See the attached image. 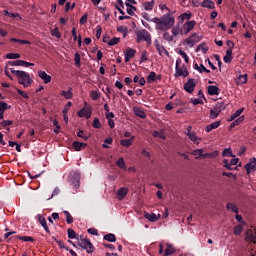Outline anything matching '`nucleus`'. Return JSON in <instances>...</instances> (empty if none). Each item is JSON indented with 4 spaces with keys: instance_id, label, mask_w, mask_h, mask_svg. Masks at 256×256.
<instances>
[{
    "instance_id": "8",
    "label": "nucleus",
    "mask_w": 256,
    "mask_h": 256,
    "mask_svg": "<svg viewBox=\"0 0 256 256\" xmlns=\"http://www.w3.org/2000/svg\"><path fill=\"white\" fill-rule=\"evenodd\" d=\"M79 247L82 249H85L87 253H94L95 252V246H93V243L89 239H82L79 244Z\"/></svg>"
},
{
    "instance_id": "40",
    "label": "nucleus",
    "mask_w": 256,
    "mask_h": 256,
    "mask_svg": "<svg viewBox=\"0 0 256 256\" xmlns=\"http://www.w3.org/2000/svg\"><path fill=\"white\" fill-rule=\"evenodd\" d=\"M16 239H19L20 241L30 242L33 243L35 239L31 236H16Z\"/></svg>"
},
{
    "instance_id": "7",
    "label": "nucleus",
    "mask_w": 256,
    "mask_h": 256,
    "mask_svg": "<svg viewBox=\"0 0 256 256\" xmlns=\"http://www.w3.org/2000/svg\"><path fill=\"white\" fill-rule=\"evenodd\" d=\"M195 25H197L195 20L185 22L182 28H180V35H188L191 33V31H193Z\"/></svg>"
},
{
    "instance_id": "58",
    "label": "nucleus",
    "mask_w": 256,
    "mask_h": 256,
    "mask_svg": "<svg viewBox=\"0 0 256 256\" xmlns=\"http://www.w3.org/2000/svg\"><path fill=\"white\" fill-rule=\"evenodd\" d=\"M238 81L239 83H242L243 85H245V83H247V74L240 75L238 77Z\"/></svg>"
},
{
    "instance_id": "32",
    "label": "nucleus",
    "mask_w": 256,
    "mask_h": 256,
    "mask_svg": "<svg viewBox=\"0 0 256 256\" xmlns=\"http://www.w3.org/2000/svg\"><path fill=\"white\" fill-rule=\"evenodd\" d=\"M217 155H219V151H214V152L205 153V154L202 153V159H215Z\"/></svg>"
},
{
    "instance_id": "56",
    "label": "nucleus",
    "mask_w": 256,
    "mask_h": 256,
    "mask_svg": "<svg viewBox=\"0 0 256 256\" xmlns=\"http://www.w3.org/2000/svg\"><path fill=\"white\" fill-rule=\"evenodd\" d=\"M1 127H9L11 125H13V121L12 120H3L2 122H0Z\"/></svg>"
},
{
    "instance_id": "29",
    "label": "nucleus",
    "mask_w": 256,
    "mask_h": 256,
    "mask_svg": "<svg viewBox=\"0 0 256 256\" xmlns=\"http://www.w3.org/2000/svg\"><path fill=\"white\" fill-rule=\"evenodd\" d=\"M157 79H161V76L157 77V74L155 72H150L149 75L147 76L148 83H155Z\"/></svg>"
},
{
    "instance_id": "17",
    "label": "nucleus",
    "mask_w": 256,
    "mask_h": 256,
    "mask_svg": "<svg viewBox=\"0 0 256 256\" xmlns=\"http://www.w3.org/2000/svg\"><path fill=\"white\" fill-rule=\"evenodd\" d=\"M224 63H231L233 61V50L231 48H228L226 51L225 56L223 57Z\"/></svg>"
},
{
    "instance_id": "20",
    "label": "nucleus",
    "mask_w": 256,
    "mask_h": 256,
    "mask_svg": "<svg viewBox=\"0 0 256 256\" xmlns=\"http://www.w3.org/2000/svg\"><path fill=\"white\" fill-rule=\"evenodd\" d=\"M187 131V136L190 139V141H193V143H197L199 137H197V134H195L194 132H191V126L188 127Z\"/></svg>"
},
{
    "instance_id": "44",
    "label": "nucleus",
    "mask_w": 256,
    "mask_h": 256,
    "mask_svg": "<svg viewBox=\"0 0 256 256\" xmlns=\"http://www.w3.org/2000/svg\"><path fill=\"white\" fill-rule=\"evenodd\" d=\"M92 127H94V129H101V120H99V118H94L92 122Z\"/></svg>"
},
{
    "instance_id": "5",
    "label": "nucleus",
    "mask_w": 256,
    "mask_h": 256,
    "mask_svg": "<svg viewBox=\"0 0 256 256\" xmlns=\"http://www.w3.org/2000/svg\"><path fill=\"white\" fill-rule=\"evenodd\" d=\"M137 43H141V41H145L147 45H151V34L149 31L142 29L136 32Z\"/></svg>"
},
{
    "instance_id": "47",
    "label": "nucleus",
    "mask_w": 256,
    "mask_h": 256,
    "mask_svg": "<svg viewBox=\"0 0 256 256\" xmlns=\"http://www.w3.org/2000/svg\"><path fill=\"white\" fill-rule=\"evenodd\" d=\"M6 59H21V54L18 53H8Z\"/></svg>"
},
{
    "instance_id": "6",
    "label": "nucleus",
    "mask_w": 256,
    "mask_h": 256,
    "mask_svg": "<svg viewBox=\"0 0 256 256\" xmlns=\"http://www.w3.org/2000/svg\"><path fill=\"white\" fill-rule=\"evenodd\" d=\"M93 113V107L87 102H84V107L77 112L78 117H85V119H91Z\"/></svg>"
},
{
    "instance_id": "57",
    "label": "nucleus",
    "mask_w": 256,
    "mask_h": 256,
    "mask_svg": "<svg viewBox=\"0 0 256 256\" xmlns=\"http://www.w3.org/2000/svg\"><path fill=\"white\" fill-rule=\"evenodd\" d=\"M16 91H17L18 95H20L24 99H29V95L27 93H25V91H23L19 88H17Z\"/></svg>"
},
{
    "instance_id": "9",
    "label": "nucleus",
    "mask_w": 256,
    "mask_h": 256,
    "mask_svg": "<svg viewBox=\"0 0 256 256\" xmlns=\"http://www.w3.org/2000/svg\"><path fill=\"white\" fill-rule=\"evenodd\" d=\"M201 39H203V36H199V35H197V33H194L191 36H189V38H187L185 40V43L187 45H190V47H193V46L197 45V43H199V41H201Z\"/></svg>"
},
{
    "instance_id": "46",
    "label": "nucleus",
    "mask_w": 256,
    "mask_h": 256,
    "mask_svg": "<svg viewBox=\"0 0 256 256\" xmlns=\"http://www.w3.org/2000/svg\"><path fill=\"white\" fill-rule=\"evenodd\" d=\"M233 233H234V235H241L243 233V226L242 225H236L234 227Z\"/></svg>"
},
{
    "instance_id": "21",
    "label": "nucleus",
    "mask_w": 256,
    "mask_h": 256,
    "mask_svg": "<svg viewBox=\"0 0 256 256\" xmlns=\"http://www.w3.org/2000/svg\"><path fill=\"white\" fill-rule=\"evenodd\" d=\"M201 7H204L205 9H215V2L211 0H204L201 3Z\"/></svg>"
},
{
    "instance_id": "52",
    "label": "nucleus",
    "mask_w": 256,
    "mask_h": 256,
    "mask_svg": "<svg viewBox=\"0 0 256 256\" xmlns=\"http://www.w3.org/2000/svg\"><path fill=\"white\" fill-rule=\"evenodd\" d=\"M121 41V38L113 37L109 42L108 45L109 47H113V45H117Z\"/></svg>"
},
{
    "instance_id": "41",
    "label": "nucleus",
    "mask_w": 256,
    "mask_h": 256,
    "mask_svg": "<svg viewBox=\"0 0 256 256\" xmlns=\"http://www.w3.org/2000/svg\"><path fill=\"white\" fill-rule=\"evenodd\" d=\"M198 51H202V53H207V51H209V47H207V44L202 43L200 45H198L196 52Z\"/></svg>"
},
{
    "instance_id": "15",
    "label": "nucleus",
    "mask_w": 256,
    "mask_h": 256,
    "mask_svg": "<svg viewBox=\"0 0 256 256\" xmlns=\"http://www.w3.org/2000/svg\"><path fill=\"white\" fill-rule=\"evenodd\" d=\"M81 175L77 172H74L72 175V183L74 185L75 189H79L80 185H81Z\"/></svg>"
},
{
    "instance_id": "33",
    "label": "nucleus",
    "mask_w": 256,
    "mask_h": 256,
    "mask_svg": "<svg viewBox=\"0 0 256 256\" xmlns=\"http://www.w3.org/2000/svg\"><path fill=\"white\" fill-rule=\"evenodd\" d=\"M243 121H245V116H240L238 119L234 120L230 124V129L237 127V125H241V123H243Z\"/></svg>"
},
{
    "instance_id": "39",
    "label": "nucleus",
    "mask_w": 256,
    "mask_h": 256,
    "mask_svg": "<svg viewBox=\"0 0 256 256\" xmlns=\"http://www.w3.org/2000/svg\"><path fill=\"white\" fill-rule=\"evenodd\" d=\"M90 97L93 101H97V99L101 98V93H99V91L92 90L90 91Z\"/></svg>"
},
{
    "instance_id": "38",
    "label": "nucleus",
    "mask_w": 256,
    "mask_h": 256,
    "mask_svg": "<svg viewBox=\"0 0 256 256\" xmlns=\"http://www.w3.org/2000/svg\"><path fill=\"white\" fill-rule=\"evenodd\" d=\"M52 239L55 241V243H57V245H59L60 249H65L66 251H69V247L65 246V242L58 240L55 237H52Z\"/></svg>"
},
{
    "instance_id": "36",
    "label": "nucleus",
    "mask_w": 256,
    "mask_h": 256,
    "mask_svg": "<svg viewBox=\"0 0 256 256\" xmlns=\"http://www.w3.org/2000/svg\"><path fill=\"white\" fill-rule=\"evenodd\" d=\"M134 115H136V117H140V119H145V117H147L145 111L140 108H134Z\"/></svg>"
},
{
    "instance_id": "26",
    "label": "nucleus",
    "mask_w": 256,
    "mask_h": 256,
    "mask_svg": "<svg viewBox=\"0 0 256 256\" xmlns=\"http://www.w3.org/2000/svg\"><path fill=\"white\" fill-rule=\"evenodd\" d=\"M39 223L46 231V233H51V231L49 230V226H47V220L45 219V217L39 216Z\"/></svg>"
},
{
    "instance_id": "1",
    "label": "nucleus",
    "mask_w": 256,
    "mask_h": 256,
    "mask_svg": "<svg viewBox=\"0 0 256 256\" xmlns=\"http://www.w3.org/2000/svg\"><path fill=\"white\" fill-rule=\"evenodd\" d=\"M12 75H15L18 79V83L23 85V87H31V83H33V79H31V75L23 70H15V68H9Z\"/></svg>"
},
{
    "instance_id": "50",
    "label": "nucleus",
    "mask_w": 256,
    "mask_h": 256,
    "mask_svg": "<svg viewBox=\"0 0 256 256\" xmlns=\"http://www.w3.org/2000/svg\"><path fill=\"white\" fill-rule=\"evenodd\" d=\"M223 163H224L223 167H225V169H228V171H233V169H235V168H232L233 164H231V162L229 163V160L225 159Z\"/></svg>"
},
{
    "instance_id": "28",
    "label": "nucleus",
    "mask_w": 256,
    "mask_h": 256,
    "mask_svg": "<svg viewBox=\"0 0 256 256\" xmlns=\"http://www.w3.org/2000/svg\"><path fill=\"white\" fill-rule=\"evenodd\" d=\"M72 147L75 151H81L82 147H87V143H83V142H78V141H74L72 143Z\"/></svg>"
},
{
    "instance_id": "2",
    "label": "nucleus",
    "mask_w": 256,
    "mask_h": 256,
    "mask_svg": "<svg viewBox=\"0 0 256 256\" xmlns=\"http://www.w3.org/2000/svg\"><path fill=\"white\" fill-rule=\"evenodd\" d=\"M173 25H175V18L171 17V13H167L160 18L159 31H167L171 29Z\"/></svg>"
},
{
    "instance_id": "42",
    "label": "nucleus",
    "mask_w": 256,
    "mask_h": 256,
    "mask_svg": "<svg viewBox=\"0 0 256 256\" xmlns=\"http://www.w3.org/2000/svg\"><path fill=\"white\" fill-rule=\"evenodd\" d=\"M222 157H233V150L231 148H225L222 152Z\"/></svg>"
},
{
    "instance_id": "3",
    "label": "nucleus",
    "mask_w": 256,
    "mask_h": 256,
    "mask_svg": "<svg viewBox=\"0 0 256 256\" xmlns=\"http://www.w3.org/2000/svg\"><path fill=\"white\" fill-rule=\"evenodd\" d=\"M181 58H177L175 65V74L174 77H187L189 75V71H187V66L181 65Z\"/></svg>"
},
{
    "instance_id": "51",
    "label": "nucleus",
    "mask_w": 256,
    "mask_h": 256,
    "mask_svg": "<svg viewBox=\"0 0 256 256\" xmlns=\"http://www.w3.org/2000/svg\"><path fill=\"white\" fill-rule=\"evenodd\" d=\"M116 165L117 167H119L120 169H125V160L123 158H119L116 161Z\"/></svg>"
},
{
    "instance_id": "43",
    "label": "nucleus",
    "mask_w": 256,
    "mask_h": 256,
    "mask_svg": "<svg viewBox=\"0 0 256 256\" xmlns=\"http://www.w3.org/2000/svg\"><path fill=\"white\" fill-rule=\"evenodd\" d=\"M64 215L66 217V223H68V225H71V223H73V216L71 215V213H69V211H64Z\"/></svg>"
},
{
    "instance_id": "55",
    "label": "nucleus",
    "mask_w": 256,
    "mask_h": 256,
    "mask_svg": "<svg viewBox=\"0 0 256 256\" xmlns=\"http://www.w3.org/2000/svg\"><path fill=\"white\" fill-rule=\"evenodd\" d=\"M127 13L128 15H130L131 17H133V15H135V11H137V7L135 6H130V8H127Z\"/></svg>"
},
{
    "instance_id": "25",
    "label": "nucleus",
    "mask_w": 256,
    "mask_h": 256,
    "mask_svg": "<svg viewBox=\"0 0 256 256\" xmlns=\"http://www.w3.org/2000/svg\"><path fill=\"white\" fill-rule=\"evenodd\" d=\"M193 17L192 13H183L178 17L179 23H183L184 21H189Z\"/></svg>"
},
{
    "instance_id": "34",
    "label": "nucleus",
    "mask_w": 256,
    "mask_h": 256,
    "mask_svg": "<svg viewBox=\"0 0 256 256\" xmlns=\"http://www.w3.org/2000/svg\"><path fill=\"white\" fill-rule=\"evenodd\" d=\"M173 253H175V248L173 247V245L166 244V249H165V253L163 254V256L173 255Z\"/></svg>"
},
{
    "instance_id": "37",
    "label": "nucleus",
    "mask_w": 256,
    "mask_h": 256,
    "mask_svg": "<svg viewBox=\"0 0 256 256\" xmlns=\"http://www.w3.org/2000/svg\"><path fill=\"white\" fill-rule=\"evenodd\" d=\"M243 111H245V108H240L236 110V112L230 116L229 121H235L237 117H239L241 113H243Z\"/></svg>"
},
{
    "instance_id": "18",
    "label": "nucleus",
    "mask_w": 256,
    "mask_h": 256,
    "mask_svg": "<svg viewBox=\"0 0 256 256\" xmlns=\"http://www.w3.org/2000/svg\"><path fill=\"white\" fill-rule=\"evenodd\" d=\"M134 141H135V136H131L130 139H122L120 141V145H122V147H131Z\"/></svg>"
},
{
    "instance_id": "63",
    "label": "nucleus",
    "mask_w": 256,
    "mask_h": 256,
    "mask_svg": "<svg viewBox=\"0 0 256 256\" xmlns=\"http://www.w3.org/2000/svg\"><path fill=\"white\" fill-rule=\"evenodd\" d=\"M153 137H158L159 139H165V134H163V132L154 131Z\"/></svg>"
},
{
    "instance_id": "12",
    "label": "nucleus",
    "mask_w": 256,
    "mask_h": 256,
    "mask_svg": "<svg viewBox=\"0 0 256 256\" xmlns=\"http://www.w3.org/2000/svg\"><path fill=\"white\" fill-rule=\"evenodd\" d=\"M137 53V50L133 48H127L126 53L124 54L125 57V63H129L133 57H135V54Z\"/></svg>"
},
{
    "instance_id": "49",
    "label": "nucleus",
    "mask_w": 256,
    "mask_h": 256,
    "mask_svg": "<svg viewBox=\"0 0 256 256\" xmlns=\"http://www.w3.org/2000/svg\"><path fill=\"white\" fill-rule=\"evenodd\" d=\"M77 137H80L84 141H88L89 140V136L85 135V132L83 130H79L77 132Z\"/></svg>"
},
{
    "instance_id": "10",
    "label": "nucleus",
    "mask_w": 256,
    "mask_h": 256,
    "mask_svg": "<svg viewBox=\"0 0 256 256\" xmlns=\"http://www.w3.org/2000/svg\"><path fill=\"white\" fill-rule=\"evenodd\" d=\"M195 79L190 78L188 81L184 84V90L186 93H193L195 91L196 87Z\"/></svg>"
},
{
    "instance_id": "45",
    "label": "nucleus",
    "mask_w": 256,
    "mask_h": 256,
    "mask_svg": "<svg viewBox=\"0 0 256 256\" xmlns=\"http://www.w3.org/2000/svg\"><path fill=\"white\" fill-rule=\"evenodd\" d=\"M71 107H73V103L71 101L67 102V104L64 106L62 110L63 115L68 114L69 109H71Z\"/></svg>"
},
{
    "instance_id": "53",
    "label": "nucleus",
    "mask_w": 256,
    "mask_h": 256,
    "mask_svg": "<svg viewBox=\"0 0 256 256\" xmlns=\"http://www.w3.org/2000/svg\"><path fill=\"white\" fill-rule=\"evenodd\" d=\"M3 13H4L5 17H11L12 19L19 17V14L11 13V12H8L7 10H4Z\"/></svg>"
},
{
    "instance_id": "22",
    "label": "nucleus",
    "mask_w": 256,
    "mask_h": 256,
    "mask_svg": "<svg viewBox=\"0 0 256 256\" xmlns=\"http://www.w3.org/2000/svg\"><path fill=\"white\" fill-rule=\"evenodd\" d=\"M61 96L65 99H73V88L69 87L67 91L63 90Z\"/></svg>"
},
{
    "instance_id": "24",
    "label": "nucleus",
    "mask_w": 256,
    "mask_h": 256,
    "mask_svg": "<svg viewBox=\"0 0 256 256\" xmlns=\"http://www.w3.org/2000/svg\"><path fill=\"white\" fill-rule=\"evenodd\" d=\"M145 11H153V7H155V0H151L150 2H144L142 4Z\"/></svg>"
},
{
    "instance_id": "4",
    "label": "nucleus",
    "mask_w": 256,
    "mask_h": 256,
    "mask_svg": "<svg viewBox=\"0 0 256 256\" xmlns=\"http://www.w3.org/2000/svg\"><path fill=\"white\" fill-rule=\"evenodd\" d=\"M227 109V105L224 102H217L213 109L210 110V119H217L221 111H225Z\"/></svg>"
},
{
    "instance_id": "48",
    "label": "nucleus",
    "mask_w": 256,
    "mask_h": 256,
    "mask_svg": "<svg viewBox=\"0 0 256 256\" xmlns=\"http://www.w3.org/2000/svg\"><path fill=\"white\" fill-rule=\"evenodd\" d=\"M67 233H68V238H70V239H77V233H75V230L69 228L67 230Z\"/></svg>"
},
{
    "instance_id": "54",
    "label": "nucleus",
    "mask_w": 256,
    "mask_h": 256,
    "mask_svg": "<svg viewBox=\"0 0 256 256\" xmlns=\"http://www.w3.org/2000/svg\"><path fill=\"white\" fill-rule=\"evenodd\" d=\"M51 34L53 37H56V39H61V32H59V28L53 29Z\"/></svg>"
},
{
    "instance_id": "59",
    "label": "nucleus",
    "mask_w": 256,
    "mask_h": 256,
    "mask_svg": "<svg viewBox=\"0 0 256 256\" xmlns=\"http://www.w3.org/2000/svg\"><path fill=\"white\" fill-rule=\"evenodd\" d=\"M163 39L165 41L171 42V41H173V36H171V34H169V32H164Z\"/></svg>"
},
{
    "instance_id": "30",
    "label": "nucleus",
    "mask_w": 256,
    "mask_h": 256,
    "mask_svg": "<svg viewBox=\"0 0 256 256\" xmlns=\"http://www.w3.org/2000/svg\"><path fill=\"white\" fill-rule=\"evenodd\" d=\"M103 239L104 241H108L109 243H115V241H117V237L113 233L104 235Z\"/></svg>"
},
{
    "instance_id": "23",
    "label": "nucleus",
    "mask_w": 256,
    "mask_h": 256,
    "mask_svg": "<svg viewBox=\"0 0 256 256\" xmlns=\"http://www.w3.org/2000/svg\"><path fill=\"white\" fill-rule=\"evenodd\" d=\"M208 95H219V87L210 85L207 87Z\"/></svg>"
},
{
    "instance_id": "16",
    "label": "nucleus",
    "mask_w": 256,
    "mask_h": 256,
    "mask_svg": "<svg viewBox=\"0 0 256 256\" xmlns=\"http://www.w3.org/2000/svg\"><path fill=\"white\" fill-rule=\"evenodd\" d=\"M38 77H40V79H42V81L47 84V83H51V75H48L45 71L43 70H39L38 71Z\"/></svg>"
},
{
    "instance_id": "31",
    "label": "nucleus",
    "mask_w": 256,
    "mask_h": 256,
    "mask_svg": "<svg viewBox=\"0 0 256 256\" xmlns=\"http://www.w3.org/2000/svg\"><path fill=\"white\" fill-rule=\"evenodd\" d=\"M226 209L228 211H232L233 213H236V215L239 214V208L235 205V203H231V202L228 203L226 205Z\"/></svg>"
},
{
    "instance_id": "61",
    "label": "nucleus",
    "mask_w": 256,
    "mask_h": 256,
    "mask_svg": "<svg viewBox=\"0 0 256 256\" xmlns=\"http://www.w3.org/2000/svg\"><path fill=\"white\" fill-rule=\"evenodd\" d=\"M235 219H236V221H238V223H241V225H247V222H245V220H243V216L236 214Z\"/></svg>"
},
{
    "instance_id": "27",
    "label": "nucleus",
    "mask_w": 256,
    "mask_h": 256,
    "mask_svg": "<svg viewBox=\"0 0 256 256\" xmlns=\"http://www.w3.org/2000/svg\"><path fill=\"white\" fill-rule=\"evenodd\" d=\"M22 63H23V60L8 61L6 63V69H9V66L10 67H21Z\"/></svg>"
},
{
    "instance_id": "11",
    "label": "nucleus",
    "mask_w": 256,
    "mask_h": 256,
    "mask_svg": "<svg viewBox=\"0 0 256 256\" xmlns=\"http://www.w3.org/2000/svg\"><path fill=\"white\" fill-rule=\"evenodd\" d=\"M256 167V158L253 157L249 160V162L244 166V169H246L247 175H251V171H255Z\"/></svg>"
},
{
    "instance_id": "13",
    "label": "nucleus",
    "mask_w": 256,
    "mask_h": 256,
    "mask_svg": "<svg viewBox=\"0 0 256 256\" xmlns=\"http://www.w3.org/2000/svg\"><path fill=\"white\" fill-rule=\"evenodd\" d=\"M128 193H129V188H127V187H122V188L118 189L117 199L119 201H123V199H125L127 197Z\"/></svg>"
},
{
    "instance_id": "60",
    "label": "nucleus",
    "mask_w": 256,
    "mask_h": 256,
    "mask_svg": "<svg viewBox=\"0 0 256 256\" xmlns=\"http://www.w3.org/2000/svg\"><path fill=\"white\" fill-rule=\"evenodd\" d=\"M8 104L7 102L0 101V112L5 113L7 111Z\"/></svg>"
},
{
    "instance_id": "62",
    "label": "nucleus",
    "mask_w": 256,
    "mask_h": 256,
    "mask_svg": "<svg viewBox=\"0 0 256 256\" xmlns=\"http://www.w3.org/2000/svg\"><path fill=\"white\" fill-rule=\"evenodd\" d=\"M179 55H181V57H183L185 63H189V56H187V53H185V51L180 50Z\"/></svg>"
},
{
    "instance_id": "35",
    "label": "nucleus",
    "mask_w": 256,
    "mask_h": 256,
    "mask_svg": "<svg viewBox=\"0 0 256 256\" xmlns=\"http://www.w3.org/2000/svg\"><path fill=\"white\" fill-rule=\"evenodd\" d=\"M154 46L156 47L159 55L163 56V53L165 52V46L159 45V40H154Z\"/></svg>"
},
{
    "instance_id": "64",
    "label": "nucleus",
    "mask_w": 256,
    "mask_h": 256,
    "mask_svg": "<svg viewBox=\"0 0 256 256\" xmlns=\"http://www.w3.org/2000/svg\"><path fill=\"white\" fill-rule=\"evenodd\" d=\"M149 58H147V51L143 50L141 53L140 63H144V61H147Z\"/></svg>"
},
{
    "instance_id": "14",
    "label": "nucleus",
    "mask_w": 256,
    "mask_h": 256,
    "mask_svg": "<svg viewBox=\"0 0 256 256\" xmlns=\"http://www.w3.org/2000/svg\"><path fill=\"white\" fill-rule=\"evenodd\" d=\"M144 217H145V219H148V221L155 223V222L159 221V219L161 218V214L156 215L155 213L149 214V212H145Z\"/></svg>"
},
{
    "instance_id": "19",
    "label": "nucleus",
    "mask_w": 256,
    "mask_h": 256,
    "mask_svg": "<svg viewBox=\"0 0 256 256\" xmlns=\"http://www.w3.org/2000/svg\"><path fill=\"white\" fill-rule=\"evenodd\" d=\"M219 125H221V121H216V122H213V123L207 125L205 127L206 133H211V131H213V129H217L219 127Z\"/></svg>"
}]
</instances>
